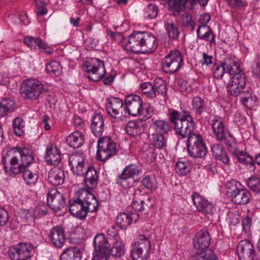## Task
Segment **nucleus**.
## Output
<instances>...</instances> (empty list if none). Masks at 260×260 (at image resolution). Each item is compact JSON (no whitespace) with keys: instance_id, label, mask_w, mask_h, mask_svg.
I'll list each match as a JSON object with an SVG mask.
<instances>
[{"instance_id":"nucleus-46","label":"nucleus","mask_w":260,"mask_h":260,"mask_svg":"<svg viewBox=\"0 0 260 260\" xmlns=\"http://www.w3.org/2000/svg\"><path fill=\"white\" fill-rule=\"evenodd\" d=\"M246 184L252 191L260 193V178L252 176L247 179Z\"/></svg>"},{"instance_id":"nucleus-49","label":"nucleus","mask_w":260,"mask_h":260,"mask_svg":"<svg viewBox=\"0 0 260 260\" xmlns=\"http://www.w3.org/2000/svg\"><path fill=\"white\" fill-rule=\"evenodd\" d=\"M158 12V7L153 4L148 5L144 12V17L149 19H154L156 17Z\"/></svg>"},{"instance_id":"nucleus-20","label":"nucleus","mask_w":260,"mask_h":260,"mask_svg":"<svg viewBox=\"0 0 260 260\" xmlns=\"http://www.w3.org/2000/svg\"><path fill=\"white\" fill-rule=\"evenodd\" d=\"M123 102L118 98L111 97L109 99L106 103V110L108 113L112 117H120L121 116L126 117V112H122Z\"/></svg>"},{"instance_id":"nucleus-6","label":"nucleus","mask_w":260,"mask_h":260,"mask_svg":"<svg viewBox=\"0 0 260 260\" xmlns=\"http://www.w3.org/2000/svg\"><path fill=\"white\" fill-rule=\"evenodd\" d=\"M22 162L35 161L34 152L28 147L21 148L13 147L3 155L2 162H18L19 159Z\"/></svg>"},{"instance_id":"nucleus-48","label":"nucleus","mask_w":260,"mask_h":260,"mask_svg":"<svg viewBox=\"0 0 260 260\" xmlns=\"http://www.w3.org/2000/svg\"><path fill=\"white\" fill-rule=\"evenodd\" d=\"M13 124L15 134L19 137L22 136L24 132L25 125L23 119L20 117H17L14 120Z\"/></svg>"},{"instance_id":"nucleus-25","label":"nucleus","mask_w":260,"mask_h":260,"mask_svg":"<svg viewBox=\"0 0 260 260\" xmlns=\"http://www.w3.org/2000/svg\"><path fill=\"white\" fill-rule=\"evenodd\" d=\"M64 171L57 167H53L48 173V181L54 186L61 185L64 182Z\"/></svg>"},{"instance_id":"nucleus-27","label":"nucleus","mask_w":260,"mask_h":260,"mask_svg":"<svg viewBox=\"0 0 260 260\" xmlns=\"http://www.w3.org/2000/svg\"><path fill=\"white\" fill-rule=\"evenodd\" d=\"M90 127L95 137L102 136L104 129V121L102 115L97 114L93 116Z\"/></svg>"},{"instance_id":"nucleus-32","label":"nucleus","mask_w":260,"mask_h":260,"mask_svg":"<svg viewBox=\"0 0 260 260\" xmlns=\"http://www.w3.org/2000/svg\"><path fill=\"white\" fill-rule=\"evenodd\" d=\"M189 155L194 158H204L207 152L205 143L187 148Z\"/></svg>"},{"instance_id":"nucleus-45","label":"nucleus","mask_w":260,"mask_h":260,"mask_svg":"<svg viewBox=\"0 0 260 260\" xmlns=\"http://www.w3.org/2000/svg\"><path fill=\"white\" fill-rule=\"evenodd\" d=\"M187 136V148L204 143L202 136L199 134L194 133V132Z\"/></svg>"},{"instance_id":"nucleus-29","label":"nucleus","mask_w":260,"mask_h":260,"mask_svg":"<svg viewBox=\"0 0 260 260\" xmlns=\"http://www.w3.org/2000/svg\"><path fill=\"white\" fill-rule=\"evenodd\" d=\"M67 142L71 147L78 148L83 144L84 140L82 134L76 131L68 137Z\"/></svg>"},{"instance_id":"nucleus-34","label":"nucleus","mask_w":260,"mask_h":260,"mask_svg":"<svg viewBox=\"0 0 260 260\" xmlns=\"http://www.w3.org/2000/svg\"><path fill=\"white\" fill-rule=\"evenodd\" d=\"M6 173L10 176H15L21 173L30 164H26L24 166L23 164H4Z\"/></svg>"},{"instance_id":"nucleus-41","label":"nucleus","mask_w":260,"mask_h":260,"mask_svg":"<svg viewBox=\"0 0 260 260\" xmlns=\"http://www.w3.org/2000/svg\"><path fill=\"white\" fill-rule=\"evenodd\" d=\"M124 245L121 241L115 242L112 248L110 245L109 254L114 257L120 258L124 254Z\"/></svg>"},{"instance_id":"nucleus-47","label":"nucleus","mask_w":260,"mask_h":260,"mask_svg":"<svg viewBox=\"0 0 260 260\" xmlns=\"http://www.w3.org/2000/svg\"><path fill=\"white\" fill-rule=\"evenodd\" d=\"M166 28L170 39H176L179 37L180 31L178 26L173 22H168L166 24Z\"/></svg>"},{"instance_id":"nucleus-38","label":"nucleus","mask_w":260,"mask_h":260,"mask_svg":"<svg viewBox=\"0 0 260 260\" xmlns=\"http://www.w3.org/2000/svg\"><path fill=\"white\" fill-rule=\"evenodd\" d=\"M132 221L133 218L130 214L125 212L119 213L116 217V223L121 229H125Z\"/></svg>"},{"instance_id":"nucleus-7","label":"nucleus","mask_w":260,"mask_h":260,"mask_svg":"<svg viewBox=\"0 0 260 260\" xmlns=\"http://www.w3.org/2000/svg\"><path fill=\"white\" fill-rule=\"evenodd\" d=\"M240 183L234 180L226 184L227 193L233 202L237 205H245L248 203L251 197V193L245 188H240Z\"/></svg>"},{"instance_id":"nucleus-42","label":"nucleus","mask_w":260,"mask_h":260,"mask_svg":"<svg viewBox=\"0 0 260 260\" xmlns=\"http://www.w3.org/2000/svg\"><path fill=\"white\" fill-rule=\"evenodd\" d=\"M143 93L147 98L154 99L156 98L154 85L150 82H144L140 85Z\"/></svg>"},{"instance_id":"nucleus-12","label":"nucleus","mask_w":260,"mask_h":260,"mask_svg":"<svg viewBox=\"0 0 260 260\" xmlns=\"http://www.w3.org/2000/svg\"><path fill=\"white\" fill-rule=\"evenodd\" d=\"M93 245L92 260H108L110 243L103 234H99L94 237Z\"/></svg>"},{"instance_id":"nucleus-15","label":"nucleus","mask_w":260,"mask_h":260,"mask_svg":"<svg viewBox=\"0 0 260 260\" xmlns=\"http://www.w3.org/2000/svg\"><path fill=\"white\" fill-rule=\"evenodd\" d=\"M151 248L150 241L144 236L140 235L139 240L133 245L131 254L133 260H146Z\"/></svg>"},{"instance_id":"nucleus-60","label":"nucleus","mask_w":260,"mask_h":260,"mask_svg":"<svg viewBox=\"0 0 260 260\" xmlns=\"http://www.w3.org/2000/svg\"><path fill=\"white\" fill-rule=\"evenodd\" d=\"M150 199L148 198L146 201H140V212H144V214H148V210L151 207L152 205L150 204Z\"/></svg>"},{"instance_id":"nucleus-3","label":"nucleus","mask_w":260,"mask_h":260,"mask_svg":"<svg viewBox=\"0 0 260 260\" xmlns=\"http://www.w3.org/2000/svg\"><path fill=\"white\" fill-rule=\"evenodd\" d=\"M169 116L176 134L182 138H185L194 132L196 123L189 111H183L181 113L173 110Z\"/></svg>"},{"instance_id":"nucleus-57","label":"nucleus","mask_w":260,"mask_h":260,"mask_svg":"<svg viewBox=\"0 0 260 260\" xmlns=\"http://www.w3.org/2000/svg\"><path fill=\"white\" fill-rule=\"evenodd\" d=\"M1 103L9 113L15 110V103L13 100L7 98L2 100Z\"/></svg>"},{"instance_id":"nucleus-9","label":"nucleus","mask_w":260,"mask_h":260,"mask_svg":"<svg viewBox=\"0 0 260 260\" xmlns=\"http://www.w3.org/2000/svg\"><path fill=\"white\" fill-rule=\"evenodd\" d=\"M86 76L91 80L97 82L103 78L106 74L103 61L93 58L85 63Z\"/></svg>"},{"instance_id":"nucleus-51","label":"nucleus","mask_w":260,"mask_h":260,"mask_svg":"<svg viewBox=\"0 0 260 260\" xmlns=\"http://www.w3.org/2000/svg\"><path fill=\"white\" fill-rule=\"evenodd\" d=\"M182 22L184 26L189 27L191 30H194L196 23L192 20L191 15L189 13L185 12L183 13L182 16Z\"/></svg>"},{"instance_id":"nucleus-17","label":"nucleus","mask_w":260,"mask_h":260,"mask_svg":"<svg viewBox=\"0 0 260 260\" xmlns=\"http://www.w3.org/2000/svg\"><path fill=\"white\" fill-rule=\"evenodd\" d=\"M238 68V63L234 59L227 57L221 64L215 63L212 68L213 76L216 79H221L225 72L232 74L236 72Z\"/></svg>"},{"instance_id":"nucleus-63","label":"nucleus","mask_w":260,"mask_h":260,"mask_svg":"<svg viewBox=\"0 0 260 260\" xmlns=\"http://www.w3.org/2000/svg\"><path fill=\"white\" fill-rule=\"evenodd\" d=\"M212 59L213 57L212 56L204 52L203 53V58L201 60V62H202V65L206 64L208 66L212 63Z\"/></svg>"},{"instance_id":"nucleus-22","label":"nucleus","mask_w":260,"mask_h":260,"mask_svg":"<svg viewBox=\"0 0 260 260\" xmlns=\"http://www.w3.org/2000/svg\"><path fill=\"white\" fill-rule=\"evenodd\" d=\"M237 253L240 260H253L255 255L254 246L248 240H242L238 243Z\"/></svg>"},{"instance_id":"nucleus-50","label":"nucleus","mask_w":260,"mask_h":260,"mask_svg":"<svg viewBox=\"0 0 260 260\" xmlns=\"http://www.w3.org/2000/svg\"><path fill=\"white\" fill-rule=\"evenodd\" d=\"M230 75H233V76L231 78V80L234 81L238 80L237 83H239L241 84H245L246 85V76L244 73L240 70V65L238 64V68L237 71L234 72L233 74H230Z\"/></svg>"},{"instance_id":"nucleus-37","label":"nucleus","mask_w":260,"mask_h":260,"mask_svg":"<svg viewBox=\"0 0 260 260\" xmlns=\"http://www.w3.org/2000/svg\"><path fill=\"white\" fill-rule=\"evenodd\" d=\"M231 79L230 82L227 85L228 91L229 93L234 96H237L244 90L245 87V84H241L237 81Z\"/></svg>"},{"instance_id":"nucleus-39","label":"nucleus","mask_w":260,"mask_h":260,"mask_svg":"<svg viewBox=\"0 0 260 260\" xmlns=\"http://www.w3.org/2000/svg\"><path fill=\"white\" fill-rule=\"evenodd\" d=\"M192 107L193 111L198 115H201L206 109V105L204 101L199 96L193 98Z\"/></svg>"},{"instance_id":"nucleus-8","label":"nucleus","mask_w":260,"mask_h":260,"mask_svg":"<svg viewBox=\"0 0 260 260\" xmlns=\"http://www.w3.org/2000/svg\"><path fill=\"white\" fill-rule=\"evenodd\" d=\"M213 131L217 139L229 148L236 145L234 138L232 136L224 124L222 119L219 116H215L212 120Z\"/></svg>"},{"instance_id":"nucleus-53","label":"nucleus","mask_w":260,"mask_h":260,"mask_svg":"<svg viewBox=\"0 0 260 260\" xmlns=\"http://www.w3.org/2000/svg\"><path fill=\"white\" fill-rule=\"evenodd\" d=\"M65 157L69 159V162H84L85 161V156L82 152L73 154L71 156L65 154Z\"/></svg>"},{"instance_id":"nucleus-28","label":"nucleus","mask_w":260,"mask_h":260,"mask_svg":"<svg viewBox=\"0 0 260 260\" xmlns=\"http://www.w3.org/2000/svg\"><path fill=\"white\" fill-rule=\"evenodd\" d=\"M60 260H81L80 249L77 247L67 248L61 253Z\"/></svg>"},{"instance_id":"nucleus-55","label":"nucleus","mask_w":260,"mask_h":260,"mask_svg":"<svg viewBox=\"0 0 260 260\" xmlns=\"http://www.w3.org/2000/svg\"><path fill=\"white\" fill-rule=\"evenodd\" d=\"M22 172H23V179L26 180L27 184L30 185L34 184L36 180V178L35 177L33 173L29 170H26V168L23 171H22Z\"/></svg>"},{"instance_id":"nucleus-4","label":"nucleus","mask_w":260,"mask_h":260,"mask_svg":"<svg viewBox=\"0 0 260 260\" xmlns=\"http://www.w3.org/2000/svg\"><path fill=\"white\" fill-rule=\"evenodd\" d=\"M211 236L207 230H201L198 232L193 238V244L195 249L201 250L191 256L192 260H217V256L214 252L209 247Z\"/></svg>"},{"instance_id":"nucleus-26","label":"nucleus","mask_w":260,"mask_h":260,"mask_svg":"<svg viewBox=\"0 0 260 260\" xmlns=\"http://www.w3.org/2000/svg\"><path fill=\"white\" fill-rule=\"evenodd\" d=\"M65 154L61 155L58 149L52 145H48L46 150L45 158L46 162H60L64 160Z\"/></svg>"},{"instance_id":"nucleus-23","label":"nucleus","mask_w":260,"mask_h":260,"mask_svg":"<svg viewBox=\"0 0 260 260\" xmlns=\"http://www.w3.org/2000/svg\"><path fill=\"white\" fill-rule=\"evenodd\" d=\"M191 198L198 211L202 212L207 217L212 215L214 208L212 204L204 199L198 193H194L191 196Z\"/></svg>"},{"instance_id":"nucleus-59","label":"nucleus","mask_w":260,"mask_h":260,"mask_svg":"<svg viewBox=\"0 0 260 260\" xmlns=\"http://www.w3.org/2000/svg\"><path fill=\"white\" fill-rule=\"evenodd\" d=\"M228 5L232 8L241 9L244 8L246 5V2L242 0H226Z\"/></svg>"},{"instance_id":"nucleus-30","label":"nucleus","mask_w":260,"mask_h":260,"mask_svg":"<svg viewBox=\"0 0 260 260\" xmlns=\"http://www.w3.org/2000/svg\"><path fill=\"white\" fill-rule=\"evenodd\" d=\"M197 33L200 39L209 41L210 43L215 42V37L212 31L206 25H200L197 30Z\"/></svg>"},{"instance_id":"nucleus-31","label":"nucleus","mask_w":260,"mask_h":260,"mask_svg":"<svg viewBox=\"0 0 260 260\" xmlns=\"http://www.w3.org/2000/svg\"><path fill=\"white\" fill-rule=\"evenodd\" d=\"M141 171L142 168L140 166H137L134 164H130L122 171V173L119 176V178L125 180L131 177L138 175Z\"/></svg>"},{"instance_id":"nucleus-56","label":"nucleus","mask_w":260,"mask_h":260,"mask_svg":"<svg viewBox=\"0 0 260 260\" xmlns=\"http://www.w3.org/2000/svg\"><path fill=\"white\" fill-rule=\"evenodd\" d=\"M69 165L71 168L74 174L79 176L84 174V164H74V165L73 164H69Z\"/></svg>"},{"instance_id":"nucleus-11","label":"nucleus","mask_w":260,"mask_h":260,"mask_svg":"<svg viewBox=\"0 0 260 260\" xmlns=\"http://www.w3.org/2000/svg\"><path fill=\"white\" fill-rule=\"evenodd\" d=\"M20 91L24 99L36 100L43 92V86L38 80L29 79L24 82Z\"/></svg>"},{"instance_id":"nucleus-44","label":"nucleus","mask_w":260,"mask_h":260,"mask_svg":"<svg viewBox=\"0 0 260 260\" xmlns=\"http://www.w3.org/2000/svg\"><path fill=\"white\" fill-rule=\"evenodd\" d=\"M153 145L158 149L165 148L167 145V140L162 134L156 133L152 135Z\"/></svg>"},{"instance_id":"nucleus-5","label":"nucleus","mask_w":260,"mask_h":260,"mask_svg":"<svg viewBox=\"0 0 260 260\" xmlns=\"http://www.w3.org/2000/svg\"><path fill=\"white\" fill-rule=\"evenodd\" d=\"M230 153L227 154L222 146L214 144L211 147V151L213 156L217 160L222 162H230L231 161H239V162H253V158L246 153L239 151L236 145L232 148H229Z\"/></svg>"},{"instance_id":"nucleus-18","label":"nucleus","mask_w":260,"mask_h":260,"mask_svg":"<svg viewBox=\"0 0 260 260\" xmlns=\"http://www.w3.org/2000/svg\"><path fill=\"white\" fill-rule=\"evenodd\" d=\"M47 206L57 212L61 210L65 206V199L62 193L56 188H50L47 193Z\"/></svg>"},{"instance_id":"nucleus-64","label":"nucleus","mask_w":260,"mask_h":260,"mask_svg":"<svg viewBox=\"0 0 260 260\" xmlns=\"http://www.w3.org/2000/svg\"><path fill=\"white\" fill-rule=\"evenodd\" d=\"M108 35L110 36L112 40H120L121 42H122L123 40L125 41V39L123 38V36L121 33H115L112 31H109L108 32Z\"/></svg>"},{"instance_id":"nucleus-13","label":"nucleus","mask_w":260,"mask_h":260,"mask_svg":"<svg viewBox=\"0 0 260 260\" xmlns=\"http://www.w3.org/2000/svg\"><path fill=\"white\" fill-rule=\"evenodd\" d=\"M168 4L169 10L173 12L175 16H178L180 12L186 8L193 9L199 2L200 5L205 6L209 0H164Z\"/></svg>"},{"instance_id":"nucleus-33","label":"nucleus","mask_w":260,"mask_h":260,"mask_svg":"<svg viewBox=\"0 0 260 260\" xmlns=\"http://www.w3.org/2000/svg\"><path fill=\"white\" fill-rule=\"evenodd\" d=\"M241 94V101L245 107L251 108L255 105L256 98L251 90L242 91Z\"/></svg>"},{"instance_id":"nucleus-10","label":"nucleus","mask_w":260,"mask_h":260,"mask_svg":"<svg viewBox=\"0 0 260 260\" xmlns=\"http://www.w3.org/2000/svg\"><path fill=\"white\" fill-rule=\"evenodd\" d=\"M183 62V57L179 51H171L162 60V70L167 73L174 74L180 70Z\"/></svg>"},{"instance_id":"nucleus-43","label":"nucleus","mask_w":260,"mask_h":260,"mask_svg":"<svg viewBox=\"0 0 260 260\" xmlns=\"http://www.w3.org/2000/svg\"><path fill=\"white\" fill-rule=\"evenodd\" d=\"M47 72L51 75L58 76L61 74V68L59 62L52 61L46 65Z\"/></svg>"},{"instance_id":"nucleus-24","label":"nucleus","mask_w":260,"mask_h":260,"mask_svg":"<svg viewBox=\"0 0 260 260\" xmlns=\"http://www.w3.org/2000/svg\"><path fill=\"white\" fill-rule=\"evenodd\" d=\"M49 237L53 244L57 248H61L65 242L64 231L61 226H56L52 228Z\"/></svg>"},{"instance_id":"nucleus-16","label":"nucleus","mask_w":260,"mask_h":260,"mask_svg":"<svg viewBox=\"0 0 260 260\" xmlns=\"http://www.w3.org/2000/svg\"><path fill=\"white\" fill-rule=\"evenodd\" d=\"M34 246L28 243L20 242L10 247L8 253L12 260H26L32 256Z\"/></svg>"},{"instance_id":"nucleus-58","label":"nucleus","mask_w":260,"mask_h":260,"mask_svg":"<svg viewBox=\"0 0 260 260\" xmlns=\"http://www.w3.org/2000/svg\"><path fill=\"white\" fill-rule=\"evenodd\" d=\"M24 42L28 47L35 49L38 45V43L40 42V39L39 38L26 37L24 38Z\"/></svg>"},{"instance_id":"nucleus-62","label":"nucleus","mask_w":260,"mask_h":260,"mask_svg":"<svg viewBox=\"0 0 260 260\" xmlns=\"http://www.w3.org/2000/svg\"><path fill=\"white\" fill-rule=\"evenodd\" d=\"M178 85L181 91H184L187 90L188 87H190V85L188 81L184 78H179L177 80Z\"/></svg>"},{"instance_id":"nucleus-52","label":"nucleus","mask_w":260,"mask_h":260,"mask_svg":"<svg viewBox=\"0 0 260 260\" xmlns=\"http://www.w3.org/2000/svg\"><path fill=\"white\" fill-rule=\"evenodd\" d=\"M190 164L189 165L187 164H175V172L179 175H185L190 171Z\"/></svg>"},{"instance_id":"nucleus-1","label":"nucleus","mask_w":260,"mask_h":260,"mask_svg":"<svg viewBox=\"0 0 260 260\" xmlns=\"http://www.w3.org/2000/svg\"><path fill=\"white\" fill-rule=\"evenodd\" d=\"M86 187L82 188L77 192L79 199L87 209L88 212H93L97 210L99 204L95 196L89 190L96 187L98 182V175L96 171L93 167H88L84 178Z\"/></svg>"},{"instance_id":"nucleus-14","label":"nucleus","mask_w":260,"mask_h":260,"mask_svg":"<svg viewBox=\"0 0 260 260\" xmlns=\"http://www.w3.org/2000/svg\"><path fill=\"white\" fill-rule=\"evenodd\" d=\"M116 153V144L109 137H104L98 141L96 157L105 161Z\"/></svg>"},{"instance_id":"nucleus-2","label":"nucleus","mask_w":260,"mask_h":260,"mask_svg":"<svg viewBox=\"0 0 260 260\" xmlns=\"http://www.w3.org/2000/svg\"><path fill=\"white\" fill-rule=\"evenodd\" d=\"M126 41V49L135 53L151 52L157 45L154 36L148 31H134Z\"/></svg>"},{"instance_id":"nucleus-35","label":"nucleus","mask_w":260,"mask_h":260,"mask_svg":"<svg viewBox=\"0 0 260 260\" xmlns=\"http://www.w3.org/2000/svg\"><path fill=\"white\" fill-rule=\"evenodd\" d=\"M152 127L156 132L160 134H167L170 131V124L168 121L161 119H152Z\"/></svg>"},{"instance_id":"nucleus-40","label":"nucleus","mask_w":260,"mask_h":260,"mask_svg":"<svg viewBox=\"0 0 260 260\" xmlns=\"http://www.w3.org/2000/svg\"><path fill=\"white\" fill-rule=\"evenodd\" d=\"M141 122L136 120L129 121L126 126L125 131L130 136L135 137L140 134L141 128L140 126Z\"/></svg>"},{"instance_id":"nucleus-19","label":"nucleus","mask_w":260,"mask_h":260,"mask_svg":"<svg viewBox=\"0 0 260 260\" xmlns=\"http://www.w3.org/2000/svg\"><path fill=\"white\" fill-rule=\"evenodd\" d=\"M124 111L126 112V117L129 115L136 116L143 111V102L139 95L129 94L125 97Z\"/></svg>"},{"instance_id":"nucleus-21","label":"nucleus","mask_w":260,"mask_h":260,"mask_svg":"<svg viewBox=\"0 0 260 260\" xmlns=\"http://www.w3.org/2000/svg\"><path fill=\"white\" fill-rule=\"evenodd\" d=\"M76 199H72L69 201V211L74 216L80 219H84L88 212L82 201L79 200V196L78 192L76 193Z\"/></svg>"},{"instance_id":"nucleus-36","label":"nucleus","mask_w":260,"mask_h":260,"mask_svg":"<svg viewBox=\"0 0 260 260\" xmlns=\"http://www.w3.org/2000/svg\"><path fill=\"white\" fill-rule=\"evenodd\" d=\"M154 87L156 96L160 95L165 100L167 94V88L165 81L160 78L155 79L154 81Z\"/></svg>"},{"instance_id":"nucleus-54","label":"nucleus","mask_w":260,"mask_h":260,"mask_svg":"<svg viewBox=\"0 0 260 260\" xmlns=\"http://www.w3.org/2000/svg\"><path fill=\"white\" fill-rule=\"evenodd\" d=\"M142 183L146 188L149 189H155L156 187L155 179L150 176H147L144 178Z\"/></svg>"},{"instance_id":"nucleus-61","label":"nucleus","mask_w":260,"mask_h":260,"mask_svg":"<svg viewBox=\"0 0 260 260\" xmlns=\"http://www.w3.org/2000/svg\"><path fill=\"white\" fill-rule=\"evenodd\" d=\"M9 216L6 210L0 208V226L5 225L8 222Z\"/></svg>"}]
</instances>
